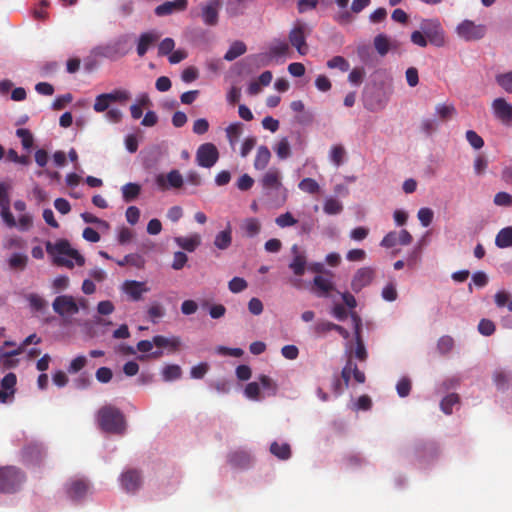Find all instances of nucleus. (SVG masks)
Here are the masks:
<instances>
[{"label":"nucleus","mask_w":512,"mask_h":512,"mask_svg":"<svg viewBox=\"0 0 512 512\" xmlns=\"http://www.w3.org/2000/svg\"><path fill=\"white\" fill-rule=\"evenodd\" d=\"M232 244V230L231 226L228 225L223 231H220L214 239V246L219 250H226Z\"/></svg>","instance_id":"obj_28"},{"label":"nucleus","mask_w":512,"mask_h":512,"mask_svg":"<svg viewBox=\"0 0 512 512\" xmlns=\"http://www.w3.org/2000/svg\"><path fill=\"white\" fill-rule=\"evenodd\" d=\"M160 38V35L157 32H146L142 33L139 37L138 44H137V54L140 57H143L148 49L154 45L158 39Z\"/></svg>","instance_id":"obj_22"},{"label":"nucleus","mask_w":512,"mask_h":512,"mask_svg":"<svg viewBox=\"0 0 512 512\" xmlns=\"http://www.w3.org/2000/svg\"><path fill=\"white\" fill-rule=\"evenodd\" d=\"M121 290L129 297L131 301H140L143 294L150 291L145 282L136 280H126L121 286Z\"/></svg>","instance_id":"obj_14"},{"label":"nucleus","mask_w":512,"mask_h":512,"mask_svg":"<svg viewBox=\"0 0 512 512\" xmlns=\"http://www.w3.org/2000/svg\"><path fill=\"white\" fill-rule=\"evenodd\" d=\"M175 47V42L172 38L163 39L158 46V54L160 56L169 55Z\"/></svg>","instance_id":"obj_57"},{"label":"nucleus","mask_w":512,"mask_h":512,"mask_svg":"<svg viewBox=\"0 0 512 512\" xmlns=\"http://www.w3.org/2000/svg\"><path fill=\"white\" fill-rule=\"evenodd\" d=\"M28 257L25 254L14 253L8 260L9 267L12 270H24L27 266Z\"/></svg>","instance_id":"obj_38"},{"label":"nucleus","mask_w":512,"mask_h":512,"mask_svg":"<svg viewBox=\"0 0 512 512\" xmlns=\"http://www.w3.org/2000/svg\"><path fill=\"white\" fill-rule=\"evenodd\" d=\"M420 29L432 45L437 47L445 45V33L438 19L422 20Z\"/></svg>","instance_id":"obj_5"},{"label":"nucleus","mask_w":512,"mask_h":512,"mask_svg":"<svg viewBox=\"0 0 512 512\" xmlns=\"http://www.w3.org/2000/svg\"><path fill=\"white\" fill-rule=\"evenodd\" d=\"M40 341H41V339L39 337H37L36 334H31L25 338V340L23 341L21 346H19L17 349L10 351V352H3L2 355L7 358L19 355L24 351L25 347H27L28 345H30L32 343L38 344V343H40Z\"/></svg>","instance_id":"obj_40"},{"label":"nucleus","mask_w":512,"mask_h":512,"mask_svg":"<svg viewBox=\"0 0 512 512\" xmlns=\"http://www.w3.org/2000/svg\"><path fill=\"white\" fill-rule=\"evenodd\" d=\"M293 259L289 264V268L293 271L296 276H302L306 269V256L299 250L297 244H294L291 248Z\"/></svg>","instance_id":"obj_21"},{"label":"nucleus","mask_w":512,"mask_h":512,"mask_svg":"<svg viewBox=\"0 0 512 512\" xmlns=\"http://www.w3.org/2000/svg\"><path fill=\"white\" fill-rule=\"evenodd\" d=\"M248 284L244 278L234 277L228 283V288L232 293H240L247 288Z\"/></svg>","instance_id":"obj_50"},{"label":"nucleus","mask_w":512,"mask_h":512,"mask_svg":"<svg viewBox=\"0 0 512 512\" xmlns=\"http://www.w3.org/2000/svg\"><path fill=\"white\" fill-rule=\"evenodd\" d=\"M156 185L162 191L168 189H180L184 184V179L181 173L174 169L168 172L166 175L159 174L155 178Z\"/></svg>","instance_id":"obj_9"},{"label":"nucleus","mask_w":512,"mask_h":512,"mask_svg":"<svg viewBox=\"0 0 512 512\" xmlns=\"http://www.w3.org/2000/svg\"><path fill=\"white\" fill-rule=\"evenodd\" d=\"M16 383H17L16 375L14 373L10 372V373L6 374L1 381L2 390L15 392Z\"/></svg>","instance_id":"obj_61"},{"label":"nucleus","mask_w":512,"mask_h":512,"mask_svg":"<svg viewBox=\"0 0 512 512\" xmlns=\"http://www.w3.org/2000/svg\"><path fill=\"white\" fill-rule=\"evenodd\" d=\"M28 301L31 308L35 311H42L47 306L45 299L35 293H32L28 296Z\"/></svg>","instance_id":"obj_56"},{"label":"nucleus","mask_w":512,"mask_h":512,"mask_svg":"<svg viewBox=\"0 0 512 512\" xmlns=\"http://www.w3.org/2000/svg\"><path fill=\"white\" fill-rule=\"evenodd\" d=\"M397 393L400 397H406L409 395L411 391V381L410 379L403 377L401 378L396 385Z\"/></svg>","instance_id":"obj_63"},{"label":"nucleus","mask_w":512,"mask_h":512,"mask_svg":"<svg viewBox=\"0 0 512 512\" xmlns=\"http://www.w3.org/2000/svg\"><path fill=\"white\" fill-rule=\"evenodd\" d=\"M271 158L270 150L267 146H260L257 150L254 160V167L257 170H263L268 165Z\"/></svg>","instance_id":"obj_29"},{"label":"nucleus","mask_w":512,"mask_h":512,"mask_svg":"<svg viewBox=\"0 0 512 512\" xmlns=\"http://www.w3.org/2000/svg\"><path fill=\"white\" fill-rule=\"evenodd\" d=\"M496 82L508 93H512V71L496 76Z\"/></svg>","instance_id":"obj_49"},{"label":"nucleus","mask_w":512,"mask_h":512,"mask_svg":"<svg viewBox=\"0 0 512 512\" xmlns=\"http://www.w3.org/2000/svg\"><path fill=\"white\" fill-rule=\"evenodd\" d=\"M459 395L452 393L444 397L440 403V408L445 414H451L454 405L459 403Z\"/></svg>","instance_id":"obj_42"},{"label":"nucleus","mask_w":512,"mask_h":512,"mask_svg":"<svg viewBox=\"0 0 512 512\" xmlns=\"http://www.w3.org/2000/svg\"><path fill=\"white\" fill-rule=\"evenodd\" d=\"M334 289L332 282L323 276H315L313 279V290L319 297H326Z\"/></svg>","instance_id":"obj_25"},{"label":"nucleus","mask_w":512,"mask_h":512,"mask_svg":"<svg viewBox=\"0 0 512 512\" xmlns=\"http://www.w3.org/2000/svg\"><path fill=\"white\" fill-rule=\"evenodd\" d=\"M46 251L53 256L54 263L58 266L73 268L74 264L71 259H74L78 266H83L85 263L84 257L79 252L71 248L67 240H59L55 244L51 242L46 243Z\"/></svg>","instance_id":"obj_1"},{"label":"nucleus","mask_w":512,"mask_h":512,"mask_svg":"<svg viewBox=\"0 0 512 512\" xmlns=\"http://www.w3.org/2000/svg\"><path fill=\"white\" fill-rule=\"evenodd\" d=\"M365 70L362 67H356L349 73L348 80L354 85H360L363 82Z\"/></svg>","instance_id":"obj_62"},{"label":"nucleus","mask_w":512,"mask_h":512,"mask_svg":"<svg viewBox=\"0 0 512 512\" xmlns=\"http://www.w3.org/2000/svg\"><path fill=\"white\" fill-rule=\"evenodd\" d=\"M289 41L296 48L300 55L308 53V45L306 43L305 27L298 23L289 33Z\"/></svg>","instance_id":"obj_15"},{"label":"nucleus","mask_w":512,"mask_h":512,"mask_svg":"<svg viewBox=\"0 0 512 512\" xmlns=\"http://www.w3.org/2000/svg\"><path fill=\"white\" fill-rule=\"evenodd\" d=\"M228 462L237 468H246L251 463V456L247 451L236 450L228 455Z\"/></svg>","instance_id":"obj_23"},{"label":"nucleus","mask_w":512,"mask_h":512,"mask_svg":"<svg viewBox=\"0 0 512 512\" xmlns=\"http://www.w3.org/2000/svg\"><path fill=\"white\" fill-rule=\"evenodd\" d=\"M275 152L280 159H286L291 154L290 144L287 138H282L275 147Z\"/></svg>","instance_id":"obj_46"},{"label":"nucleus","mask_w":512,"mask_h":512,"mask_svg":"<svg viewBox=\"0 0 512 512\" xmlns=\"http://www.w3.org/2000/svg\"><path fill=\"white\" fill-rule=\"evenodd\" d=\"M147 313L150 320L157 323V320L165 315V310L159 303H154L149 307Z\"/></svg>","instance_id":"obj_53"},{"label":"nucleus","mask_w":512,"mask_h":512,"mask_svg":"<svg viewBox=\"0 0 512 512\" xmlns=\"http://www.w3.org/2000/svg\"><path fill=\"white\" fill-rule=\"evenodd\" d=\"M21 456L25 464L39 465L45 456V451L41 444L33 442L23 447Z\"/></svg>","instance_id":"obj_11"},{"label":"nucleus","mask_w":512,"mask_h":512,"mask_svg":"<svg viewBox=\"0 0 512 512\" xmlns=\"http://www.w3.org/2000/svg\"><path fill=\"white\" fill-rule=\"evenodd\" d=\"M261 186L267 196L279 197L280 203H284L287 198V190L283 187L280 172L276 168H270L260 180Z\"/></svg>","instance_id":"obj_4"},{"label":"nucleus","mask_w":512,"mask_h":512,"mask_svg":"<svg viewBox=\"0 0 512 512\" xmlns=\"http://www.w3.org/2000/svg\"><path fill=\"white\" fill-rule=\"evenodd\" d=\"M89 482L84 478L71 479L66 485V493L73 501L82 500L89 492Z\"/></svg>","instance_id":"obj_10"},{"label":"nucleus","mask_w":512,"mask_h":512,"mask_svg":"<svg viewBox=\"0 0 512 512\" xmlns=\"http://www.w3.org/2000/svg\"><path fill=\"white\" fill-rule=\"evenodd\" d=\"M188 7V0H173L166 1L160 5H158L154 12L157 16L163 17L167 15H171L175 12L185 11Z\"/></svg>","instance_id":"obj_18"},{"label":"nucleus","mask_w":512,"mask_h":512,"mask_svg":"<svg viewBox=\"0 0 512 512\" xmlns=\"http://www.w3.org/2000/svg\"><path fill=\"white\" fill-rule=\"evenodd\" d=\"M375 277V270L372 267L358 269L351 281V288L354 292H360L364 287L371 284Z\"/></svg>","instance_id":"obj_13"},{"label":"nucleus","mask_w":512,"mask_h":512,"mask_svg":"<svg viewBox=\"0 0 512 512\" xmlns=\"http://www.w3.org/2000/svg\"><path fill=\"white\" fill-rule=\"evenodd\" d=\"M151 105L152 103L147 93L138 95L136 102L130 106L131 117L135 120L140 119L143 115L142 108H146Z\"/></svg>","instance_id":"obj_24"},{"label":"nucleus","mask_w":512,"mask_h":512,"mask_svg":"<svg viewBox=\"0 0 512 512\" xmlns=\"http://www.w3.org/2000/svg\"><path fill=\"white\" fill-rule=\"evenodd\" d=\"M329 158L336 167L341 166L346 158L344 146L341 144L333 145L330 149Z\"/></svg>","instance_id":"obj_34"},{"label":"nucleus","mask_w":512,"mask_h":512,"mask_svg":"<svg viewBox=\"0 0 512 512\" xmlns=\"http://www.w3.org/2000/svg\"><path fill=\"white\" fill-rule=\"evenodd\" d=\"M121 190L124 201L128 203L132 202L139 196L141 192V186L137 183L130 182L123 185Z\"/></svg>","instance_id":"obj_31"},{"label":"nucleus","mask_w":512,"mask_h":512,"mask_svg":"<svg viewBox=\"0 0 512 512\" xmlns=\"http://www.w3.org/2000/svg\"><path fill=\"white\" fill-rule=\"evenodd\" d=\"M327 67L330 69H339L342 72L349 70V62L342 56H334L327 61Z\"/></svg>","instance_id":"obj_43"},{"label":"nucleus","mask_w":512,"mask_h":512,"mask_svg":"<svg viewBox=\"0 0 512 512\" xmlns=\"http://www.w3.org/2000/svg\"><path fill=\"white\" fill-rule=\"evenodd\" d=\"M247 50V47L242 41H235L231 44L228 51L224 55L226 61H233L239 56L243 55Z\"/></svg>","instance_id":"obj_32"},{"label":"nucleus","mask_w":512,"mask_h":512,"mask_svg":"<svg viewBox=\"0 0 512 512\" xmlns=\"http://www.w3.org/2000/svg\"><path fill=\"white\" fill-rule=\"evenodd\" d=\"M494 203L497 206H505L509 207L512 206V196L507 192H498L494 196Z\"/></svg>","instance_id":"obj_64"},{"label":"nucleus","mask_w":512,"mask_h":512,"mask_svg":"<svg viewBox=\"0 0 512 512\" xmlns=\"http://www.w3.org/2000/svg\"><path fill=\"white\" fill-rule=\"evenodd\" d=\"M153 343L158 348H169L171 351H177L181 345V340L179 337H171L167 338L162 335H157L153 337Z\"/></svg>","instance_id":"obj_26"},{"label":"nucleus","mask_w":512,"mask_h":512,"mask_svg":"<svg viewBox=\"0 0 512 512\" xmlns=\"http://www.w3.org/2000/svg\"><path fill=\"white\" fill-rule=\"evenodd\" d=\"M417 216L422 226L428 227L432 223L434 213L430 208L424 207L418 211Z\"/></svg>","instance_id":"obj_59"},{"label":"nucleus","mask_w":512,"mask_h":512,"mask_svg":"<svg viewBox=\"0 0 512 512\" xmlns=\"http://www.w3.org/2000/svg\"><path fill=\"white\" fill-rule=\"evenodd\" d=\"M107 95L108 99L111 100V102H119L122 104L127 102L131 98L130 93L127 90L123 89H116L111 93H107Z\"/></svg>","instance_id":"obj_48"},{"label":"nucleus","mask_w":512,"mask_h":512,"mask_svg":"<svg viewBox=\"0 0 512 512\" xmlns=\"http://www.w3.org/2000/svg\"><path fill=\"white\" fill-rule=\"evenodd\" d=\"M495 116L503 123L512 121V106L504 98H496L492 103Z\"/></svg>","instance_id":"obj_20"},{"label":"nucleus","mask_w":512,"mask_h":512,"mask_svg":"<svg viewBox=\"0 0 512 512\" xmlns=\"http://www.w3.org/2000/svg\"><path fill=\"white\" fill-rule=\"evenodd\" d=\"M16 135L21 139L22 146L25 149H29L33 145V136L28 129L19 128L16 131Z\"/></svg>","instance_id":"obj_51"},{"label":"nucleus","mask_w":512,"mask_h":512,"mask_svg":"<svg viewBox=\"0 0 512 512\" xmlns=\"http://www.w3.org/2000/svg\"><path fill=\"white\" fill-rule=\"evenodd\" d=\"M323 209L326 214L335 215L342 211L343 206L338 200L329 198L325 201Z\"/></svg>","instance_id":"obj_47"},{"label":"nucleus","mask_w":512,"mask_h":512,"mask_svg":"<svg viewBox=\"0 0 512 512\" xmlns=\"http://www.w3.org/2000/svg\"><path fill=\"white\" fill-rule=\"evenodd\" d=\"M195 159L199 166L211 168L219 159L218 149L213 143L201 144L196 151Z\"/></svg>","instance_id":"obj_6"},{"label":"nucleus","mask_w":512,"mask_h":512,"mask_svg":"<svg viewBox=\"0 0 512 512\" xmlns=\"http://www.w3.org/2000/svg\"><path fill=\"white\" fill-rule=\"evenodd\" d=\"M128 51L129 49L127 47V39L125 37H121L103 47L102 55L106 58L115 60L125 56Z\"/></svg>","instance_id":"obj_17"},{"label":"nucleus","mask_w":512,"mask_h":512,"mask_svg":"<svg viewBox=\"0 0 512 512\" xmlns=\"http://www.w3.org/2000/svg\"><path fill=\"white\" fill-rule=\"evenodd\" d=\"M111 100L108 99L107 93L100 94L96 97L93 109L96 112H104L108 109Z\"/></svg>","instance_id":"obj_52"},{"label":"nucleus","mask_w":512,"mask_h":512,"mask_svg":"<svg viewBox=\"0 0 512 512\" xmlns=\"http://www.w3.org/2000/svg\"><path fill=\"white\" fill-rule=\"evenodd\" d=\"M241 229L248 237H254L260 232L261 224L256 218H247L243 221Z\"/></svg>","instance_id":"obj_36"},{"label":"nucleus","mask_w":512,"mask_h":512,"mask_svg":"<svg viewBox=\"0 0 512 512\" xmlns=\"http://www.w3.org/2000/svg\"><path fill=\"white\" fill-rule=\"evenodd\" d=\"M298 187L301 191L312 194V195L317 194L320 191L319 184L317 183L316 180H314L312 178L302 179L299 182Z\"/></svg>","instance_id":"obj_41"},{"label":"nucleus","mask_w":512,"mask_h":512,"mask_svg":"<svg viewBox=\"0 0 512 512\" xmlns=\"http://www.w3.org/2000/svg\"><path fill=\"white\" fill-rule=\"evenodd\" d=\"M495 244L499 248L512 246V226L501 229L495 238Z\"/></svg>","instance_id":"obj_30"},{"label":"nucleus","mask_w":512,"mask_h":512,"mask_svg":"<svg viewBox=\"0 0 512 512\" xmlns=\"http://www.w3.org/2000/svg\"><path fill=\"white\" fill-rule=\"evenodd\" d=\"M421 253H422L421 246L418 245L408 254L405 262H406V265L410 269L416 268L417 265L420 263Z\"/></svg>","instance_id":"obj_44"},{"label":"nucleus","mask_w":512,"mask_h":512,"mask_svg":"<svg viewBox=\"0 0 512 512\" xmlns=\"http://www.w3.org/2000/svg\"><path fill=\"white\" fill-rule=\"evenodd\" d=\"M122 488L128 493H135L142 484L141 474L136 469H129L120 476Z\"/></svg>","instance_id":"obj_16"},{"label":"nucleus","mask_w":512,"mask_h":512,"mask_svg":"<svg viewBox=\"0 0 512 512\" xmlns=\"http://www.w3.org/2000/svg\"><path fill=\"white\" fill-rule=\"evenodd\" d=\"M26 481V474L16 466L0 467V493L18 492Z\"/></svg>","instance_id":"obj_3"},{"label":"nucleus","mask_w":512,"mask_h":512,"mask_svg":"<svg viewBox=\"0 0 512 512\" xmlns=\"http://www.w3.org/2000/svg\"><path fill=\"white\" fill-rule=\"evenodd\" d=\"M100 428L108 433L123 434L126 430V420L121 410L113 405L101 407L97 414Z\"/></svg>","instance_id":"obj_2"},{"label":"nucleus","mask_w":512,"mask_h":512,"mask_svg":"<svg viewBox=\"0 0 512 512\" xmlns=\"http://www.w3.org/2000/svg\"><path fill=\"white\" fill-rule=\"evenodd\" d=\"M86 364H87L86 357L83 355H80L71 361L67 370L69 373L74 374V373L79 372L81 369H83L86 366Z\"/></svg>","instance_id":"obj_60"},{"label":"nucleus","mask_w":512,"mask_h":512,"mask_svg":"<svg viewBox=\"0 0 512 512\" xmlns=\"http://www.w3.org/2000/svg\"><path fill=\"white\" fill-rule=\"evenodd\" d=\"M456 31L460 38L466 41H474L485 36L486 27L482 24H475L470 20H464L457 26Z\"/></svg>","instance_id":"obj_7"},{"label":"nucleus","mask_w":512,"mask_h":512,"mask_svg":"<svg viewBox=\"0 0 512 512\" xmlns=\"http://www.w3.org/2000/svg\"><path fill=\"white\" fill-rule=\"evenodd\" d=\"M117 264L121 267L130 265L135 268L142 269L145 265V259L137 253H132L124 256L121 260H117Z\"/></svg>","instance_id":"obj_33"},{"label":"nucleus","mask_w":512,"mask_h":512,"mask_svg":"<svg viewBox=\"0 0 512 512\" xmlns=\"http://www.w3.org/2000/svg\"><path fill=\"white\" fill-rule=\"evenodd\" d=\"M221 6V0H209L201 5V17L205 25L216 26L218 24Z\"/></svg>","instance_id":"obj_12"},{"label":"nucleus","mask_w":512,"mask_h":512,"mask_svg":"<svg viewBox=\"0 0 512 512\" xmlns=\"http://www.w3.org/2000/svg\"><path fill=\"white\" fill-rule=\"evenodd\" d=\"M466 139L474 149H481L484 146V140L475 131L468 130L466 132Z\"/></svg>","instance_id":"obj_58"},{"label":"nucleus","mask_w":512,"mask_h":512,"mask_svg":"<svg viewBox=\"0 0 512 512\" xmlns=\"http://www.w3.org/2000/svg\"><path fill=\"white\" fill-rule=\"evenodd\" d=\"M436 114L442 121L449 120L456 115V108L453 104H438Z\"/></svg>","instance_id":"obj_39"},{"label":"nucleus","mask_w":512,"mask_h":512,"mask_svg":"<svg viewBox=\"0 0 512 512\" xmlns=\"http://www.w3.org/2000/svg\"><path fill=\"white\" fill-rule=\"evenodd\" d=\"M352 319L354 322V333L356 340L355 356L360 361H365L367 359V351L361 338V319L355 313L352 314Z\"/></svg>","instance_id":"obj_19"},{"label":"nucleus","mask_w":512,"mask_h":512,"mask_svg":"<svg viewBox=\"0 0 512 512\" xmlns=\"http://www.w3.org/2000/svg\"><path fill=\"white\" fill-rule=\"evenodd\" d=\"M454 345V340L450 336H442L437 343V348L441 354L449 353Z\"/></svg>","instance_id":"obj_54"},{"label":"nucleus","mask_w":512,"mask_h":512,"mask_svg":"<svg viewBox=\"0 0 512 512\" xmlns=\"http://www.w3.org/2000/svg\"><path fill=\"white\" fill-rule=\"evenodd\" d=\"M275 223L279 227L285 228V227H289V226L295 225L297 223V220L293 217V215L290 212H286L284 214L279 215L275 219Z\"/></svg>","instance_id":"obj_55"},{"label":"nucleus","mask_w":512,"mask_h":512,"mask_svg":"<svg viewBox=\"0 0 512 512\" xmlns=\"http://www.w3.org/2000/svg\"><path fill=\"white\" fill-rule=\"evenodd\" d=\"M374 46L377 52L384 56L389 51V40L385 35L379 34L374 39Z\"/></svg>","instance_id":"obj_45"},{"label":"nucleus","mask_w":512,"mask_h":512,"mask_svg":"<svg viewBox=\"0 0 512 512\" xmlns=\"http://www.w3.org/2000/svg\"><path fill=\"white\" fill-rule=\"evenodd\" d=\"M182 376V369L177 364L166 365L162 370L163 380L166 382L177 380Z\"/></svg>","instance_id":"obj_37"},{"label":"nucleus","mask_w":512,"mask_h":512,"mask_svg":"<svg viewBox=\"0 0 512 512\" xmlns=\"http://www.w3.org/2000/svg\"><path fill=\"white\" fill-rule=\"evenodd\" d=\"M52 307L54 312L62 317L75 315L79 312L78 304L71 295L57 296L52 303Z\"/></svg>","instance_id":"obj_8"},{"label":"nucleus","mask_w":512,"mask_h":512,"mask_svg":"<svg viewBox=\"0 0 512 512\" xmlns=\"http://www.w3.org/2000/svg\"><path fill=\"white\" fill-rule=\"evenodd\" d=\"M175 242L182 249L188 252H193L200 245L201 238L198 234H193L189 237H176Z\"/></svg>","instance_id":"obj_27"},{"label":"nucleus","mask_w":512,"mask_h":512,"mask_svg":"<svg viewBox=\"0 0 512 512\" xmlns=\"http://www.w3.org/2000/svg\"><path fill=\"white\" fill-rule=\"evenodd\" d=\"M270 452L281 460H287L291 456L290 445L287 443L273 442L270 446Z\"/></svg>","instance_id":"obj_35"}]
</instances>
